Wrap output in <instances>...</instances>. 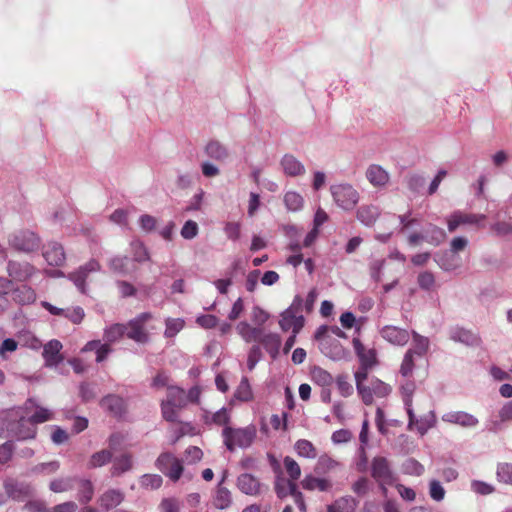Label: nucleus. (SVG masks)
<instances>
[{"instance_id":"bb28decb","label":"nucleus","mask_w":512,"mask_h":512,"mask_svg":"<svg viewBox=\"0 0 512 512\" xmlns=\"http://www.w3.org/2000/svg\"><path fill=\"white\" fill-rule=\"evenodd\" d=\"M237 331L239 335L248 343L256 342L261 340V330L252 327L247 322H240L237 325Z\"/></svg>"},{"instance_id":"20e7f679","label":"nucleus","mask_w":512,"mask_h":512,"mask_svg":"<svg viewBox=\"0 0 512 512\" xmlns=\"http://www.w3.org/2000/svg\"><path fill=\"white\" fill-rule=\"evenodd\" d=\"M485 220L486 216L484 214H469L462 211H455L447 217L446 223L449 232H454L462 225L481 227Z\"/></svg>"},{"instance_id":"58836bf2","label":"nucleus","mask_w":512,"mask_h":512,"mask_svg":"<svg viewBox=\"0 0 512 512\" xmlns=\"http://www.w3.org/2000/svg\"><path fill=\"white\" fill-rule=\"evenodd\" d=\"M94 494V488L90 480L82 479L79 482L78 498L82 503H88Z\"/></svg>"},{"instance_id":"4468645a","label":"nucleus","mask_w":512,"mask_h":512,"mask_svg":"<svg viewBox=\"0 0 512 512\" xmlns=\"http://www.w3.org/2000/svg\"><path fill=\"white\" fill-rule=\"evenodd\" d=\"M352 342L361 366L373 368L378 364L377 351L374 348H365L358 338H354Z\"/></svg>"},{"instance_id":"79ce46f5","label":"nucleus","mask_w":512,"mask_h":512,"mask_svg":"<svg viewBox=\"0 0 512 512\" xmlns=\"http://www.w3.org/2000/svg\"><path fill=\"white\" fill-rule=\"evenodd\" d=\"M235 398L240 401H250L253 398L251 386L247 378H243L235 392Z\"/></svg>"},{"instance_id":"473e14b6","label":"nucleus","mask_w":512,"mask_h":512,"mask_svg":"<svg viewBox=\"0 0 512 512\" xmlns=\"http://www.w3.org/2000/svg\"><path fill=\"white\" fill-rule=\"evenodd\" d=\"M379 216V210L375 206H363L358 210V219L366 226L375 223Z\"/></svg>"},{"instance_id":"2f4dec72","label":"nucleus","mask_w":512,"mask_h":512,"mask_svg":"<svg viewBox=\"0 0 512 512\" xmlns=\"http://www.w3.org/2000/svg\"><path fill=\"white\" fill-rule=\"evenodd\" d=\"M283 201L287 210L291 212H297L301 210L304 205L303 197L296 191L286 192Z\"/></svg>"},{"instance_id":"dca6fc26","label":"nucleus","mask_w":512,"mask_h":512,"mask_svg":"<svg viewBox=\"0 0 512 512\" xmlns=\"http://www.w3.org/2000/svg\"><path fill=\"white\" fill-rule=\"evenodd\" d=\"M101 407L110 415L120 418L125 413V404L121 397L116 395H108L100 402Z\"/></svg>"},{"instance_id":"c03bdc74","label":"nucleus","mask_w":512,"mask_h":512,"mask_svg":"<svg viewBox=\"0 0 512 512\" xmlns=\"http://www.w3.org/2000/svg\"><path fill=\"white\" fill-rule=\"evenodd\" d=\"M112 458V454L108 450H102L97 453H94L91 458L89 465L92 468L101 467L104 464L108 463Z\"/></svg>"},{"instance_id":"a18cd8bd","label":"nucleus","mask_w":512,"mask_h":512,"mask_svg":"<svg viewBox=\"0 0 512 512\" xmlns=\"http://www.w3.org/2000/svg\"><path fill=\"white\" fill-rule=\"evenodd\" d=\"M111 269L119 274H127L132 270L129 267V261L127 257H115L110 262Z\"/></svg>"},{"instance_id":"39448f33","label":"nucleus","mask_w":512,"mask_h":512,"mask_svg":"<svg viewBox=\"0 0 512 512\" xmlns=\"http://www.w3.org/2000/svg\"><path fill=\"white\" fill-rule=\"evenodd\" d=\"M371 474L373 478L382 486L384 492L386 488L384 485L392 484L394 482L393 472L390 469L389 463L386 458L377 456L373 458L371 464Z\"/></svg>"},{"instance_id":"7c9ffc66","label":"nucleus","mask_w":512,"mask_h":512,"mask_svg":"<svg viewBox=\"0 0 512 512\" xmlns=\"http://www.w3.org/2000/svg\"><path fill=\"white\" fill-rule=\"evenodd\" d=\"M295 451L299 457L314 459L317 456V450L314 445L305 439L298 440L294 445Z\"/></svg>"},{"instance_id":"13d9d810","label":"nucleus","mask_w":512,"mask_h":512,"mask_svg":"<svg viewBox=\"0 0 512 512\" xmlns=\"http://www.w3.org/2000/svg\"><path fill=\"white\" fill-rule=\"evenodd\" d=\"M141 483L149 489H157L162 484V478L159 475L147 474L142 477Z\"/></svg>"},{"instance_id":"412c9836","label":"nucleus","mask_w":512,"mask_h":512,"mask_svg":"<svg viewBox=\"0 0 512 512\" xmlns=\"http://www.w3.org/2000/svg\"><path fill=\"white\" fill-rule=\"evenodd\" d=\"M304 325V318L302 316H296L291 310H286L281 317L280 326L283 330H292L294 334H297Z\"/></svg>"},{"instance_id":"3c124183","label":"nucleus","mask_w":512,"mask_h":512,"mask_svg":"<svg viewBox=\"0 0 512 512\" xmlns=\"http://www.w3.org/2000/svg\"><path fill=\"white\" fill-rule=\"evenodd\" d=\"M199 231L198 225L193 220H188L181 228L180 234L184 239L190 240L197 236Z\"/></svg>"},{"instance_id":"49530a36","label":"nucleus","mask_w":512,"mask_h":512,"mask_svg":"<svg viewBox=\"0 0 512 512\" xmlns=\"http://www.w3.org/2000/svg\"><path fill=\"white\" fill-rule=\"evenodd\" d=\"M452 337L455 341L462 342L467 345L475 344L478 341V338L475 335L463 328L457 329L453 333Z\"/></svg>"},{"instance_id":"69168bd1","label":"nucleus","mask_w":512,"mask_h":512,"mask_svg":"<svg viewBox=\"0 0 512 512\" xmlns=\"http://www.w3.org/2000/svg\"><path fill=\"white\" fill-rule=\"evenodd\" d=\"M141 228L146 232H151L156 228V219L148 214H144L140 217Z\"/></svg>"},{"instance_id":"b1692460","label":"nucleus","mask_w":512,"mask_h":512,"mask_svg":"<svg viewBox=\"0 0 512 512\" xmlns=\"http://www.w3.org/2000/svg\"><path fill=\"white\" fill-rule=\"evenodd\" d=\"M204 152L208 157L217 161H223L229 155L228 149L216 140L209 141L204 148Z\"/></svg>"},{"instance_id":"393cba45","label":"nucleus","mask_w":512,"mask_h":512,"mask_svg":"<svg viewBox=\"0 0 512 512\" xmlns=\"http://www.w3.org/2000/svg\"><path fill=\"white\" fill-rule=\"evenodd\" d=\"M357 502L351 497H341L327 506V512H356Z\"/></svg>"},{"instance_id":"6e6d98bb","label":"nucleus","mask_w":512,"mask_h":512,"mask_svg":"<svg viewBox=\"0 0 512 512\" xmlns=\"http://www.w3.org/2000/svg\"><path fill=\"white\" fill-rule=\"evenodd\" d=\"M212 422L219 426H229L230 413L227 409L222 408L212 415Z\"/></svg>"},{"instance_id":"a211bd4d","label":"nucleus","mask_w":512,"mask_h":512,"mask_svg":"<svg viewBox=\"0 0 512 512\" xmlns=\"http://www.w3.org/2000/svg\"><path fill=\"white\" fill-rule=\"evenodd\" d=\"M61 349L62 344L58 340H51L44 346L43 357L47 366H56L63 360Z\"/></svg>"},{"instance_id":"aec40b11","label":"nucleus","mask_w":512,"mask_h":512,"mask_svg":"<svg viewBox=\"0 0 512 512\" xmlns=\"http://www.w3.org/2000/svg\"><path fill=\"white\" fill-rule=\"evenodd\" d=\"M8 273L15 280L25 281L33 275L34 268L27 262L10 261L8 263Z\"/></svg>"},{"instance_id":"4d7b16f0","label":"nucleus","mask_w":512,"mask_h":512,"mask_svg":"<svg viewBox=\"0 0 512 512\" xmlns=\"http://www.w3.org/2000/svg\"><path fill=\"white\" fill-rule=\"evenodd\" d=\"M71 488V481L70 479H54L50 482V489L54 493H62L65 491H68Z\"/></svg>"},{"instance_id":"5fc2aeb1","label":"nucleus","mask_w":512,"mask_h":512,"mask_svg":"<svg viewBox=\"0 0 512 512\" xmlns=\"http://www.w3.org/2000/svg\"><path fill=\"white\" fill-rule=\"evenodd\" d=\"M497 477L498 480L503 483L512 484V465L508 463L499 465L497 469Z\"/></svg>"},{"instance_id":"f03ea898","label":"nucleus","mask_w":512,"mask_h":512,"mask_svg":"<svg viewBox=\"0 0 512 512\" xmlns=\"http://www.w3.org/2000/svg\"><path fill=\"white\" fill-rule=\"evenodd\" d=\"M224 444L229 451L235 448H248L252 445L257 436L255 425H248L243 428H232L226 426L222 432Z\"/></svg>"},{"instance_id":"37998d69","label":"nucleus","mask_w":512,"mask_h":512,"mask_svg":"<svg viewBox=\"0 0 512 512\" xmlns=\"http://www.w3.org/2000/svg\"><path fill=\"white\" fill-rule=\"evenodd\" d=\"M133 249V257L136 262H144L150 260L147 248L140 241H134L131 244Z\"/></svg>"},{"instance_id":"de8ad7c7","label":"nucleus","mask_w":512,"mask_h":512,"mask_svg":"<svg viewBox=\"0 0 512 512\" xmlns=\"http://www.w3.org/2000/svg\"><path fill=\"white\" fill-rule=\"evenodd\" d=\"M7 494L13 498L19 497L21 494L28 493L29 487L20 486L13 480H6L4 483Z\"/></svg>"},{"instance_id":"1a4fd4ad","label":"nucleus","mask_w":512,"mask_h":512,"mask_svg":"<svg viewBox=\"0 0 512 512\" xmlns=\"http://www.w3.org/2000/svg\"><path fill=\"white\" fill-rule=\"evenodd\" d=\"M9 244L16 250L30 252L38 247L39 240L31 231H20L10 238Z\"/></svg>"},{"instance_id":"f3484780","label":"nucleus","mask_w":512,"mask_h":512,"mask_svg":"<svg viewBox=\"0 0 512 512\" xmlns=\"http://www.w3.org/2000/svg\"><path fill=\"white\" fill-rule=\"evenodd\" d=\"M43 256L51 266H60L65 262V252L57 242H50L46 245Z\"/></svg>"},{"instance_id":"f704fd0d","label":"nucleus","mask_w":512,"mask_h":512,"mask_svg":"<svg viewBox=\"0 0 512 512\" xmlns=\"http://www.w3.org/2000/svg\"><path fill=\"white\" fill-rule=\"evenodd\" d=\"M231 502L232 497L230 491L227 488L218 485L214 499L215 507L221 510L226 509L230 506Z\"/></svg>"},{"instance_id":"6e6552de","label":"nucleus","mask_w":512,"mask_h":512,"mask_svg":"<svg viewBox=\"0 0 512 512\" xmlns=\"http://www.w3.org/2000/svg\"><path fill=\"white\" fill-rule=\"evenodd\" d=\"M407 413L409 415V428L411 430H416L420 434H424L435 424V415L432 411H428L424 415H416L412 405L408 403Z\"/></svg>"},{"instance_id":"5701e85b","label":"nucleus","mask_w":512,"mask_h":512,"mask_svg":"<svg viewBox=\"0 0 512 512\" xmlns=\"http://www.w3.org/2000/svg\"><path fill=\"white\" fill-rule=\"evenodd\" d=\"M281 166L286 175L295 177L304 173L303 164L294 156L285 155L281 160Z\"/></svg>"},{"instance_id":"72a5a7b5","label":"nucleus","mask_w":512,"mask_h":512,"mask_svg":"<svg viewBox=\"0 0 512 512\" xmlns=\"http://www.w3.org/2000/svg\"><path fill=\"white\" fill-rule=\"evenodd\" d=\"M425 236L426 241L433 246L440 245L446 239V233L444 232V230L433 224L428 225Z\"/></svg>"},{"instance_id":"ddd939ff","label":"nucleus","mask_w":512,"mask_h":512,"mask_svg":"<svg viewBox=\"0 0 512 512\" xmlns=\"http://www.w3.org/2000/svg\"><path fill=\"white\" fill-rule=\"evenodd\" d=\"M380 333L386 341L393 345H405L410 339V334L407 330L393 325L384 326Z\"/></svg>"},{"instance_id":"f8f14e48","label":"nucleus","mask_w":512,"mask_h":512,"mask_svg":"<svg viewBox=\"0 0 512 512\" xmlns=\"http://www.w3.org/2000/svg\"><path fill=\"white\" fill-rule=\"evenodd\" d=\"M301 486L307 491L330 492L333 488V482L326 477H318L313 474H306L301 481Z\"/></svg>"},{"instance_id":"e2e57ef3","label":"nucleus","mask_w":512,"mask_h":512,"mask_svg":"<svg viewBox=\"0 0 512 512\" xmlns=\"http://www.w3.org/2000/svg\"><path fill=\"white\" fill-rule=\"evenodd\" d=\"M261 359V351L258 346H253L248 354L247 367L249 370H253L256 364Z\"/></svg>"},{"instance_id":"4c0bfd02","label":"nucleus","mask_w":512,"mask_h":512,"mask_svg":"<svg viewBox=\"0 0 512 512\" xmlns=\"http://www.w3.org/2000/svg\"><path fill=\"white\" fill-rule=\"evenodd\" d=\"M168 399L167 402H172L178 405V407H183L186 405L185 400V391L178 387L170 385L168 386Z\"/></svg>"},{"instance_id":"0eeeda50","label":"nucleus","mask_w":512,"mask_h":512,"mask_svg":"<svg viewBox=\"0 0 512 512\" xmlns=\"http://www.w3.org/2000/svg\"><path fill=\"white\" fill-rule=\"evenodd\" d=\"M151 318L152 315L148 312H145L130 320L128 322V327L130 330L128 331L127 336L138 343H147L149 340V335L144 328V324Z\"/></svg>"},{"instance_id":"864d4df0","label":"nucleus","mask_w":512,"mask_h":512,"mask_svg":"<svg viewBox=\"0 0 512 512\" xmlns=\"http://www.w3.org/2000/svg\"><path fill=\"white\" fill-rule=\"evenodd\" d=\"M175 407H178V405L172 402L163 401L161 403L162 415L167 421H177V413Z\"/></svg>"},{"instance_id":"052dcab7","label":"nucleus","mask_w":512,"mask_h":512,"mask_svg":"<svg viewBox=\"0 0 512 512\" xmlns=\"http://www.w3.org/2000/svg\"><path fill=\"white\" fill-rule=\"evenodd\" d=\"M224 230L227 237L232 241H237L241 237V226L239 223H227Z\"/></svg>"},{"instance_id":"9b49d317","label":"nucleus","mask_w":512,"mask_h":512,"mask_svg":"<svg viewBox=\"0 0 512 512\" xmlns=\"http://www.w3.org/2000/svg\"><path fill=\"white\" fill-rule=\"evenodd\" d=\"M101 268L100 264L96 260H90L84 266L80 267L75 272L69 275V279L74 282L78 289L82 293H86L87 289L85 286L86 278L90 272H97Z\"/></svg>"},{"instance_id":"4be33fe9","label":"nucleus","mask_w":512,"mask_h":512,"mask_svg":"<svg viewBox=\"0 0 512 512\" xmlns=\"http://www.w3.org/2000/svg\"><path fill=\"white\" fill-rule=\"evenodd\" d=\"M443 420L464 427H472L478 423V419L474 415L463 411L448 412L444 414Z\"/></svg>"},{"instance_id":"6ab92c4d","label":"nucleus","mask_w":512,"mask_h":512,"mask_svg":"<svg viewBox=\"0 0 512 512\" xmlns=\"http://www.w3.org/2000/svg\"><path fill=\"white\" fill-rule=\"evenodd\" d=\"M366 177L375 187H384L390 180L389 173L380 165H370L366 170Z\"/></svg>"},{"instance_id":"7ed1b4c3","label":"nucleus","mask_w":512,"mask_h":512,"mask_svg":"<svg viewBox=\"0 0 512 512\" xmlns=\"http://www.w3.org/2000/svg\"><path fill=\"white\" fill-rule=\"evenodd\" d=\"M336 204L344 210H352L359 200L357 191L348 184H340L331 188Z\"/></svg>"},{"instance_id":"0e129e2a","label":"nucleus","mask_w":512,"mask_h":512,"mask_svg":"<svg viewBox=\"0 0 512 512\" xmlns=\"http://www.w3.org/2000/svg\"><path fill=\"white\" fill-rule=\"evenodd\" d=\"M492 230L498 236H507L512 234V224L507 222H498L492 225Z\"/></svg>"},{"instance_id":"a19ab883","label":"nucleus","mask_w":512,"mask_h":512,"mask_svg":"<svg viewBox=\"0 0 512 512\" xmlns=\"http://www.w3.org/2000/svg\"><path fill=\"white\" fill-rule=\"evenodd\" d=\"M131 467H132L131 457L128 455H122L114 461V464L112 467V474L120 475V474L130 470Z\"/></svg>"},{"instance_id":"c9c22d12","label":"nucleus","mask_w":512,"mask_h":512,"mask_svg":"<svg viewBox=\"0 0 512 512\" xmlns=\"http://www.w3.org/2000/svg\"><path fill=\"white\" fill-rule=\"evenodd\" d=\"M292 486L296 484L290 480L285 479L279 474L275 481V491L279 498H285L292 493Z\"/></svg>"},{"instance_id":"ea45409f","label":"nucleus","mask_w":512,"mask_h":512,"mask_svg":"<svg viewBox=\"0 0 512 512\" xmlns=\"http://www.w3.org/2000/svg\"><path fill=\"white\" fill-rule=\"evenodd\" d=\"M283 462L289 476V480L295 483V481L301 476V468L299 464L289 456H286Z\"/></svg>"},{"instance_id":"a878e982","label":"nucleus","mask_w":512,"mask_h":512,"mask_svg":"<svg viewBox=\"0 0 512 512\" xmlns=\"http://www.w3.org/2000/svg\"><path fill=\"white\" fill-rule=\"evenodd\" d=\"M310 376L315 384L323 388H329L334 382L333 376L328 371L319 366H314L311 368Z\"/></svg>"},{"instance_id":"9d476101","label":"nucleus","mask_w":512,"mask_h":512,"mask_svg":"<svg viewBox=\"0 0 512 512\" xmlns=\"http://www.w3.org/2000/svg\"><path fill=\"white\" fill-rule=\"evenodd\" d=\"M237 487L241 492L250 496L260 495L263 490L260 480L250 473H243L237 478Z\"/></svg>"},{"instance_id":"c756f323","label":"nucleus","mask_w":512,"mask_h":512,"mask_svg":"<svg viewBox=\"0 0 512 512\" xmlns=\"http://www.w3.org/2000/svg\"><path fill=\"white\" fill-rule=\"evenodd\" d=\"M339 466L340 463L337 460L333 459L331 456L327 454H323L318 458L314 471L316 473L325 474L336 469Z\"/></svg>"},{"instance_id":"bf43d9fd","label":"nucleus","mask_w":512,"mask_h":512,"mask_svg":"<svg viewBox=\"0 0 512 512\" xmlns=\"http://www.w3.org/2000/svg\"><path fill=\"white\" fill-rule=\"evenodd\" d=\"M430 496L435 501H441L444 499L445 490L441 486L440 482L437 480H432L430 482Z\"/></svg>"},{"instance_id":"f257e3e1","label":"nucleus","mask_w":512,"mask_h":512,"mask_svg":"<svg viewBox=\"0 0 512 512\" xmlns=\"http://www.w3.org/2000/svg\"><path fill=\"white\" fill-rule=\"evenodd\" d=\"M19 412H23L28 417H22V421L28 424V428L18 432L19 440L33 438L36 433L34 425L50 420L53 415L49 409L39 406L33 400H28L24 407L19 408Z\"/></svg>"},{"instance_id":"cd10ccee","label":"nucleus","mask_w":512,"mask_h":512,"mask_svg":"<svg viewBox=\"0 0 512 512\" xmlns=\"http://www.w3.org/2000/svg\"><path fill=\"white\" fill-rule=\"evenodd\" d=\"M127 327L124 324H112L104 329V340L108 344L115 343L123 338Z\"/></svg>"},{"instance_id":"2eb2a0df","label":"nucleus","mask_w":512,"mask_h":512,"mask_svg":"<svg viewBox=\"0 0 512 512\" xmlns=\"http://www.w3.org/2000/svg\"><path fill=\"white\" fill-rule=\"evenodd\" d=\"M125 495L121 490L109 489L105 491L98 499L101 510L107 512L116 508L124 501Z\"/></svg>"},{"instance_id":"423d86ee","label":"nucleus","mask_w":512,"mask_h":512,"mask_svg":"<svg viewBox=\"0 0 512 512\" xmlns=\"http://www.w3.org/2000/svg\"><path fill=\"white\" fill-rule=\"evenodd\" d=\"M156 465L160 471L167 472L173 481H177L183 471L181 461L171 453H162L156 460Z\"/></svg>"},{"instance_id":"338daca9","label":"nucleus","mask_w":512,"mask_h":512,"mask_svg":"<svg viewBox=\"0 0 512 512\" xmlns=\"http://www.w3.org/2000/svg\"><path fill=\"white\" fill-rule=\"evenodd\" d=\"M197 323L203 328L211 329L218 324V319L214 315H201L197 318Z\"/></svg>"},{"instance_id":"09e8293b","label":"nucleus","mask_w":512,"mask_h":512,"mask_svg":"<svg viewBox=\"0 0 512 512\" xmlns=\"http://www.w3.org/2000/svg\"><path fill=\"white\" fill-rule=\"evenodd\" d=\"M183 319H167L166 320V329L165 336L166 337H174L178 332H180L184 327Z\"/></svg>"},{"instance_id":"c85d7f7f","label":"nucleus","mask_w":512,"mask_h":512,"mask_svg":"<svg viewBox=\"0 0 512 512\" xmlns=\"http://www.w3.org/2000/svg\"><path fill=\"white\" fill-rule=\"evenodd\" d=\"M498 419L491 422L492 431H497L503 423L512 422V401L506 402L498 411Z\"/></svg>"},{"instance_id":"603ef678","label":"nucleus","mask_w":512,"mask_h":512,"mask_svg":"<svg viewBox=\"0 0 512 512\" xmlns=\"http://www.w3.org/2000/svg\"><path fill=\"white\" fill-rule=\"evenodd\" d=\"M418 284L424 290H431L435 287V277L429 271H423L418 276Z\"/></svg>"},{"instance_id":"774afa93","label":"nucleus","mask_w":512,"mask_h":512,"mask_svg":"<svg viewBox=\"0 0 512 512\" xmlns=\"http://www.w3.org/2000/svg\"><path fill=\"white\" fill-rule=\"evenodd\" d=\"M352 489L357 495L363 496L369 491V481L366 478H359L354 482Z\"/></svg>"},{"instance_id":"680f3d73","label":"nucleus","mask_w":512,"mask_h":512,"mask_svg":"<svg viewBox=\"0 0 512 512\" xmlns=\"http://www.w3.org/2000/svg\"><path fill=\"white\" fill-rule=\"evenodd\" d=\"M63 315L71 320L74 324H80L85 317V312L81 307H74L72 310L67 312L64 311Z\"/></svg>"},{"instance_id":"e433bc0d","label":"nucleus","mask_w":512,"mask_h":512,"mask_svg":"<svg viewBox=\"0 0 512 512\" xmlns=\"http://www.w3.org/2000/svg\"><path fill=\"white\" fill-rule=\"evenodd\" d=\"M416 351L408 350L400 366V373L403 377H410L415 367Z\"/></svg>"},{"instance_id":"8fccbe9b","label":"nucleus","mask_w":512,"mask_h":512,"mask_svg":"<svg viewBox=\"0 0 512 512\" xmlns=\"http://www.w3.org/2000/svg\"><path fill=\"white\" fill-rule=\"evenodd\" d=\"M413 341H414V349L416 351V355L422 356L424 355L429 347V340L426 337L420 336L419 334L413 332Z\"/></svg>"}]
</instances>
